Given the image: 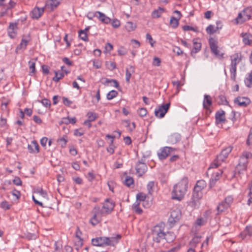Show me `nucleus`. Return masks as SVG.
Returning <instances> with one entry per match:
<instances>
[{
  "label": "nucleus",
  "instance_id": "1",
  "mask_svg": "<svg viewBox=\"0 0 252 252\" xmlns=\"http://www.w3.org/2000/svg\"><path fill=\"white\" fill-rule=\"evenodd\" d=\"M189 185V180L186 177L183 178L173 187L172 191V198L181 201L187 192Z\"/></svg>",
  "mask_w": 252,
  "mask_h": 252
},
{
  "label": "nucleus",
  "instance_id": "2",
  "mask_svg": "<svg viewBox=\"0 0 252 252\" xmlns=\"http://www.w3.org/2000/svg\"><path fill=\"white\" fill-rule=\"evenodd\" d=\"M115 203L111 199H106L100 210L96 212L95 207V222H98L101 221L100 217L104 216L110 214L114 209Z\"/></svg>",
  "mask_w": 252,
  "mask_h": 252
},
{
  "label": "nucleus",
  "instance_id": "3",
  "mask_svg": "<svg viewBox=\"0 0 252 252\" xmlns=\"http://www.w3.org/2000/svg\"><path fill=\"white\" fill-rule=\"evenodd\" d=\"M165 224L161 222L157 224L152 230V236L154 242L159 243L164 239L165 236Z\"/></svg>",
  "mask_w": 252,
  "mask_h": 252
},
{
  "label": "nucleus",
  "instance_id": "4",
  "mask_svg": "<svg viewBox=\"0 0 252 252\" xmlns=\"http://www.w3.org/2000/svg\"><path fill=\"white\" fill-rule=\"evenodd\" d=\"M233 147L232 146H228L226 148L223 149L221 153L217 156V158L211 164L209 169L212 168H217L221 163L225 160L228 157L229 154L232 151Z\"/></svg>",
  "mask_w": 252,
  "mask_h": 252
},
{
  "label": "nucleus",
  "instance_id": "5",
  "mask_svg": "<svg viewBox=\"0 0 252 252\" xmlns=\"http://www.w3.org/2000/svg\"><path fill=\"white\" fill-rule=\"evenodd\" d=\"M218 43L217 39L212 37H210L209 39V44L211 52L217 58L221 60L224 58V53L220 52L218 49Z\"/></svg>",
  "mask_w": 252,
  "mask_h": 252
},
{
  "label": "nucleus",
  "instance_id": "6",
  "mask_svg": "<svg viewBox=\"0 0 252 252\" xmlns=\"http://www.w3.org/2000/svg\"><path fill=\"white\" fill-rule=\"evenodd\" d=\"M248 161H246V158H240L239 163L236 166L234 171V177H237V175L240 176L244 173L247 168Z\"/></svg>",
  "mask_w": 252,
  "mask_h": 252
},
{
  "label": "nucleus",
  "instance_id": "7",
  "mask_svg": "<svg viewBox=\"0 0 252 252\" xmlns=\"http://www.w3.org/2000/svg\"><path fill=\"white\" fill-rule=\"evenodd\" d=\"M181 217V213L179 210L176 209L172 211L168 220V223L170 226L172 227L176 222L179 221Z\"/></svg>",
  "mask_w": 252,
  "mask_h": 252
},
{
  "label": "nucleus",
  "instance_id": "8",
  "mask_svg": "<svg viewBox=\"0 0 252 252\" xmlns=\"http://www.w3.org/2000/svg\"><path fill=\"white\" fill-rule=\"evenodd\" d=\"M170 106V103L162 104L159 106L158 109L155 110V116L158 118H162L164 117L165 114L168 112Z\"/></svg>",
  "mask_w": 252,
  "mask_h": 252
},
{
  "label": "nucleus",
  "instance_id": "9",
  "mask_svg": "<svg viewBox=\"0 0 252 252\" xmlns=\"http://www.w3.org/2000/svg\"><path fill=\"white\" fill-rule=\"evenodd\" d=\"M175 150V148L170 147H164L160 149V152L158 153V155L160 160H163L173 153Z\"/></svg>",
  "mask_w": 252,
  "mask_h": 252
},
{
  "label": "nucleus",
  "instance_id": "10",
  "mask_svg": "<svg viewBox=\"0 0 252 252\" xmlns=\"http://www.w3.org/2000/svg\"><path fill=\"white\" fill-rule=\"evenodd\" d=\"M212 103L213 101L212 97L209 94H204L203 100V107L206 111V113L208 114H210L212 113L210 107L212 105Z\"/></svg>",
  "mask_w": 252,
  "mask_h": 252
},
{
  "label": "nucleus",
  "instance_id": "11",
  "mask_svg": "<svg viewBox=\"0 0 252 252\" xmlns=\"http://www.w3.org/2000/svg\"><path fill=\"white\" fill-rule=\"evenodd\" d=\"M18 22L10 23L7 28L8 36L12 39L14 38L17 34L18 30Z\"/></svg>",
  "mask_w": 252,
  "mask_h": 252
},
{
  "label": "nucleus",
  "instance_id": "12",
  "mask_svg": "<svg viewBox=\"0 0 252 252\" xmlns=\"http://www.w3.org/2000/svg\"><path fill=\"white\" fill-rule=\"evenodd\" d=\"M234 102L239 106L245 107L251 103V100L247 97L238 96L234 99Z\"/></svg>",
  "mask_w": 252,
  "mask_h": 252
},
{
  "label": "nucleus",
  "instance_id": "13",
  "mask_svg": "<svg viewBox=\"0 0 252 252\" xmlns=\"http://www.w3.org/2000/svg\"><path fill=\"white\" fill-rule=\"evenodd\" d=\"M240 236L243 240H249L252 236V226L251 225L247 226L240 234Z\"/></svg>",
  "mask_w": 252,
  "mask_h": 252
},
{
  "label": "nucleus",
  "instance_id": "14",
  "mask_svg": "<svg viewBox=\"0 0 252 252\" xmlns=\"http://www.w3.org/2000/svg\"><path fill=\"white\" fill-rule=\"evenodd\" d=\"M241 54L240 53H236L231 56V64L230 67H237V65L241 61Z\"/></svg>",
  "mask_w": 252,
  "mask_h": 252
},
{
  "label": "nucleus",
  "instance_id": "15",
  "mask_svg": "<svg viewBox=\"0 0 252 252\" xmlns=\"http://www.w3.org/2000/svg\"><path fill=\"white\" fill-rule=\"evenodd\" d=\"M215 119L216 124L224 123L226 121L225 112L222 110L217 111L215 115Z\"/></svg>",
  "mask_w": 252,
  "mask_h": 252
},
{
  "label": "nucleus",
  "instance_id": "16",
  "mask_svg": "<svg viewBox=\"0 0 252 252\" xmlns=\"http://www.w3.org/2000/svg\"><path fill=\"white\" fill-rule=\"evenodd\" d=\"M199 40V38H195L192 40L193 47L191 51V56H193V54H196L201 50L202 44L201 42L198 41Z\"/></svg>",
  "mask_w": 252,
  "mask_h": 252
},
{
  "label": "nucleus",
  "instance_id": "17",
  "mask_svg": "<svg viewBox=\"0 0 252 252\" xmlns=\"http://www.w3.org/2000/svg\"><path fill=\"white\" fill-rule=\"evenodd\" d=\"M135 169L139 176H142L146 172L147 166L146 163H137Z\"/></svg>",
  "mask_w": 252,
  "mask_h": 252
},
{
  "label": "nucleus",
  "instance_id": "18",
  "mask_svg": "<svg viewBox=\"0 0 252 252\" xmlns=\"http://www.w3.org/2000/svg\"><path fill=\"white\" fill-rule=\"evenodd\" d=\"M28 149L31 153H38L39 152V146L35 140H33L28 145Z\"/></svg>",
  "mask_w": 252,
  "mask_h": 252
},
{
  "label": "nucleus",
  "instance_id": "19",
  "mask_svg": "<svg viewBox=\"0 0 252 252\" xmlns=\"http://www.w3.org/2000/svg\"><path fill=\"white\" fill-rule=\"evenodd\" d=\"M95 16L97 17L98 20L103 24L110 23L111 20L106 15L99 11H95Z\"/></svg>",
  "mask_w": 252,
  "mask_h": 252
},
{
  "label": "nucleus",
  "instance_id": "20",
  "mask_svg": "<svg viewBox=\"0 0 252 252\" xmlns=\"http://www.w3.org/2000/svg\"><path fill=\"white\" fill-rule=\"evenodd\" d=\"M181 139V135L178 133H174L170 135L167 139L169 143L174 144L179 142Z\"/></svg>",
  "mask_w": 252,
  "mask_h": 252
},
{
  "label": "nucleus",
  "instance_id": "21",
  "mask_svg": "<svg viewBox=\"0 0 252 252\" xmlns=\"http://www.w3.org/2000/svg\"><path fill=\"white\" fill-rule=\"evenodd\" d=\"M44 10V7L40 8L38 7L33 9L31 12V17L32 19H38L41 17Z\"/></svg>",
  "mask_w": 252,
  "mask_h": 252
},
{
  "label": "nucleus",
  "instance_id": "22",
  "mask_svg": "<svg viewBox=\"0 0 252 252\" xmlns=\"http://www.w3.org/2000/svg\"><path fill=\"white\" fill-rule=\"evenodd\" d=\"M108 237H99L95 238V246H107Z\"/></svg>",
  "mask_w": 252,
  "mask_h": 252
},
{
  "label": "nucleus",
  "instance_id": "23",
  "mask_svg": "<svg viewBox=\"0 0 252 252\" xmlns=\"http://www.w3.org/2000/svg\"><path fill=\"white\" fill-rule=\"evenodd\" d=\"M200 199L197 197L195 198L191 196V199L188 202V205L192 208H196L198 207L200 204Z\"/></svg>",
  "mask_w": 252,
  "mask_h": 252
},
{
  "label": "nucleus",
  "instance_id": "24",
  "mask_svg": "<svg viewBox=\"0 0 252 252\" xmlns=\"http://www.w3.org/2000/svg\"><path fill=\"white\" fill-rule=\"evenodd\" d=\"M121 238V236L120 234H117L114 237H108L107 246H114L119 242Z\"/></svg>",
  "mask_w": 252,
  "mask_h": 252
},
{
  "label": "nucleus",
  "instance_id": "25",
  "mask_svg": "<svg viewBox=\"0 0 252 252\" xmlns=\"http://www.w3.org/2000/svg\"><path fill=\"white\" fill-rule=\"evenodd\" d=\"M175 239L176 235L174 232L171 231H168L167 233L165 232L164 239H165L167 243H171L173 242Z\"/></svg>",
  "mask_w": 252,
  "mask_h": 252
},
{
  "label": "nucleus",
  "instance_id": "26",
  "mask_svg": "<svg viewBox=\"0 0 252 252\" xmlns=\"http://www.w3.org/2000/svg\"><path fill=\"white\" fill-rule=\"evenodd\" d=\"M61 1V0H50L49 3L48 2L46 3L45 7L50 8L51 10H53L58 6Z\"/></svg>",
  "mask_w": 252,
  "mask_h": 252
},
{
  "label": "nucleus",
  "instance_id": "27",
  "mask_svg": "<svg viewBox=\"0 0 252 252\" xmlns=\"http://www.w3.org/2000/svg\"><path fill=\"white\" fill-rule=\"evenodd\" d=\"M29 75L31 76L33 75L36 72L35 69V62L33 60H31L29 62Z\"/></svg>",
  "mask_w": 252,
  "mask_h": 252
},
{
  "label": "nucleus",
  "instance_id": "28",
  "mask_svg": "<svg viewBox=\"0 0 252 252\" xmlns=\"http://www.w3.org/2000/svg\"><path fill=\"white\" fill-rule=\"evenodd\" d=\"M206 187V182L204 180H200L197 182L194 188L202 191Z\"/></svg>",
  "mask_w": 252,
  "mask_h": 252
},
{
  "label": "nucleus",
  "instance_id": "29",
  "mask_svg": "<svg viewBox=\"0 0 252 252\" xmlns=\"http://www.w3.org/2000/svg\"><path fill=\"white\" fill-rule=\"evenodd\" d=\"M164 11V10L163 8L159 7L158 9L155 10L152 12V16L153 18H159Z\"/></svg>",
  "mask_w": 252,
  "mask_h": 252
},
{
  "label": "nucleus",
  "instance_id": "30",
  "mask_svg": "<svg viewBox=\"0 0 252 252\" xmlns=\"http://www.w3.org/2000/svg\"><path fill=\"white\" fill-rule=\"evenodd\" d=\"M229 207L224 201L221 202L217 206V210L219 213H221Z\"/></svg>",
  "mask_w": 252,
  "mask_h": 252
},
{
  "label": "nucleus",
  "instance_id": "31",
  "mask_svg": "<svg viewBox=\"0 0 252 252\" xmlns=\"http://www.w3.org/2000/svg\"><path fill=\"white\" fill-rule=\"evenodd\" d=\"M89 29V27L86 28L84 30H80L78 32L79 37L80 39L84 41H87L88 40L86 31H88Z\"/></svg>",
  "mask_w": 252,
  "mask_h": 252
},
{
  "label": "nucleus",
  "instance_id": "32",
  "mask_svg": "<svg viewBox=\"0 0 252 252\" xmlns=\"http://www.w3.org/2000/svg\"><path fill=\"white\" fill-rule=\"evenodd\" d=\"M30 41V37H29V39H25L23 38L21 40V42L20 44L17 47V49H25L27 46V44Z\"/></svg>",
  "mask_w": 252,
  "mask_h": 252
},
{
  "label": "nucleus",
  "instance_id": "33",
  "mask_svg": "<svg viewBox=\"0 0 252 252\" xmlns=\"http://www.w3.org/2000/svg\"><path fill=\"white\" fill-rule=\"evenodd\" d=\"M76 237L78 239V241L76 242L77 245L80 246H81L83 245V239L81 238V236L82 235V232L80 230L78 227L76 228V231L75 233Z\"/></svg>",
  "mask_w": 252,
  "mask_h": 252
},
{
  "label": "nucleus",
  "instance_id": "34",
  "mask_svg": "<svg viewBox=\"0 0 252 252\" xmlns=\"http://www.w3.org/2000/svg\"><path fill=\"white\" fill-rule=\"evenodd\" d=\"M105 83L108 85L110 84L111 86H114L117 88L120 87L118 82L115 79L107 78L105 80Z\"/></svg>",
  "mask_w": 252,
  "mask_h": 252
},
{
  "label": "nucleus",
  "instance_id": "35",
  "mask_svg": "<svg viewBox=\"0 0 252 252\" xmlns=\"http://www.w3.org/2000/svg\"><path fill=\"white\" fill-rule=\"evenodd\" d=\"M55 76L53 78V80L58 82L64 76V73L60 71H55Z\"/></svg>",
  "mask_w": 252,
  "mask_h": 252
},
{
  "label": "nucleus",
  "instance_id": "36",
  "mask_svg": "<svg viewBox=\"0 0 252 252\" xmlns=\"http://www.w3.org/2000/svg\"><path fill=\"white\" fill-rule=\"evenodd\" d=\"M179 20L180 19H178V18H175L174 16H172L170 20V24L171 26L173 28H177L179 25Z\"/></svg>",
  "mask_w": 252,
  "mask_h": 252
},
{
  "label": "nucleus",
  "instance_id": "37",
  "mask_svg": "<svg viewBox=\"0 0 252 252\" xmlns=\"http://www.w3.org/2000/svg\"><path fill=\"white\" fill-rule=\"evenodd\" d=\"M124 184L127 187H129L131 185H133L134 183L133 179L129 176H126L125 180L123 182Z\"/></svg>",
  "mask_w": 252,
  "mask_h": 252
},
{
  "label": "nucleus",
  "instance_id": "38",
  "mask_svg": "<svg viewBox=\"0 0 252 252\" xmlns=\"http://www.w3.org/2000/svg\"><path fill=\"white\" fill-rule=\"evenodd\" d=\"M219 101L218 104L219 105H228L229 102L227 100L226 97L223 95H220L219 96Z\"/></svg>",
  "mask_w": 252,
  "mask_h": 252
},
{
  "label": "nucleus",
  "instance_id": "39",
  "mask_svg": "<svg viewBox=\"0 0 252 252\" xmlns=\"http://www.w3.org/2000/svg\"><path fill=\"white\" fill-rule=\"evenodd\" d=\"M106 137L110 138L112 139L111 140V145L107 148V151L108 153H109L110 154H113L114 153V146L113 145L112 143L113 142L114 139L115 138V136H111L110 135H107Z\"/></svg>",
  "mask_w": 252,
  "mask_h": 252
},
{
  "label": "nucleus",
  "instance_id": "40",
  "mask_svg": "<svg viewBox=\"0 0 252 252\" xmlns=\"http://www.w3.org/2000/svg\"><path fill=\"white\" fill-rule=\"evenodd\" d=\"M218 30H219L216 29V27L212 25H209L206 29L207 33L210 35L216 32Z\"/></svg>",
  "mask_w": 252,
  "mask_h": 252
},
{
  "label": "nucleus",
  "instance_id": "41",
  "mask_svg": "<svg viewBox=\"0 0 252 252\" xmlns=\"http://www.w3.org/2000/svg\"><path fill=\"white\" fill-rule=\"evenodd\" d=\"M57 142L58 144L60 145L61 147H65L67 142L66 136H63V137L59 138Z\"/></svg>",
  "mask_w": 252,
  "mask_h": 252
},
{
  "label": "nucleus",
  "instance_id": "42",
  "mask_svg": "<svg viewBox=\"0 0 252 252\" xmlns=\"http://www.w3.org/2000/svg\"><path fill=\"white\" fill-rule=\"evenodd\" d=\"M139 202H135L132 205V209L137 214H141L142 213V210L139 207Z\"/></svg>",
  "mask_w": 252,
  "mask_h": 252
},
{
  "label": "nucleus",
  "instance_id": "43",
  "mask_svg": "<svg viewBox=\"0 0 252 252\" xmlns=\"http://www.w3.org/2000/svg\"><path fill=\"white\" fill-rule=\"evenodd\" d=\"M245 83L247 87H251L252 84V72L248 74V76L245 79Z\"/></svg>",
  "mask_w": 252,
  "mask_h": 252
},
{
  "label": "nucleus",
  "instance_id": "44",
  "mask_svg": "<svg viewBox=\"0 0 252 252\" xmlns=\"http://www.w3.org/2000/svg\"><path fill=\"white\" fill-rule=\"evenodd\" d=\"M136 27V25L131 22H127L126 25V28L128 32L134 31Z\"/></svg>",
  "mask_w": 252,
  "mask_h": 252
},
{
  "label": "nucleus",
  "instance_id": "45",
  "mask_svg": "<svg viewBox=\"0 0 252 252\" xmlns=\"http://www.w3.org/2000/svg\"><path fill=\"white\" fill-rule=\"evenodd\" d=\"M191 196L194 197L195 198L197 197L200 199L202 197V191L197 189H196L194 188Z\"/></svg>",
  "mask_w": 252,
  "mask_h": 252
},
{
  "label": "nucleus",
  "instance_id": "46",
  "mask_svg": "<svg viewBox=\"0 0 252 252\" xmlns=\"http://www.w3.org/2000/svg\"><path fill=\"white\" fill-rule=\"evenodd\" d=\"M237 67H230V78L233 81H236Z\"/></svg>",
  "mask_w": 252,
  "mask_h": 252
},
{
  "label": "nucleus",
  "instance_id": "47",
  "mask_svg": "<svg viewBox=\"0 0 252 252\" xmlns=\"http://www.w3.org/2000/svg\"><path fill=\"white\" fill-rule=\"evenodd\" d=\"M118 93L115 90H112L109 92L107 94V98L108 100H111L113 99L114 97L117 96Z\"/></svg>",
  "mask_w": 252,
  "mask_h": 252
},
{
  "label": "nucleus",
  "instance_id": "48",
  "mask_svg": "<svg viewBox=\"0 0 252 252\" xmlns=\"http://www.w3.org/2000/svg\"><path fill=\"white\" fill-rule=\"evenodd\" d=\"M155 186V182L154 181L149 182L147 185V189L149 194H152L153 192V188Z\"/></svg>",
  "mask_w": 252,
  "mask_h": 252
},
{
  "label": "nucleus",
  "instance_id": "49",
  "mask_svg": "<svg viewBox=\"0 0 252 252\" xmlns=\"http://www.w3.org/2000/svg\"><path fill=\"white\" fill-rule=\"evenodd\" d=\"M251 11V8L247 7L244 9L242 11L243 16L246 17L247 20H249L251 17V13H250Z\"/></svg>",
  "mask_w": 252,
  "mask_h": 252
},
{
  "label": "nucleus",
  "instance_id": "50",
  "mask_svg": "<svg viewBox=\"0 0 252 252\" xmlns=\"http://www.w3.org/2000/svg\"><path fill=\"white\" fill-rule=\"evenodd\" d=\"M201 237L194 236L190 242V244L192 247H195L196 245L200 242V239Z\"/></svg>",
  "mask_w": 252,
  "mask_h": 252
},
{
  "label": "nucleus",
  "instance_id": "51",
  "mask_svg": "<svg viewBox=\"0 0 252 252\" xmlns=\"http://www.w3.org/2000/svg\"><path fill=\"white\" fill-rule=\"evenodd\" d=\"M146 198V195L142 192H139L136 195V201H142L144 202Z\"/></svg>",
  "mask_w": 252,
  "mask_h": 252
},
{
  "label": "nucleus",
  "instance_id": "52",
  "mask_svg": "<svg viewBox=\"0 0 252 252\" xmlns=\"http://www.w3.org/2000/svg\"><path fill=\"white\" fill-rule=\"evenodd\" d=\"M107 67L110 70H113L116 67V64L114 62H106Z\"/></svg>",
  "mask_w": 252,
  "mask_h": 252
},
{
  "label": "nucleus",
  "instance_id": "53",
  "mask_svg": "<svg viewBox=\"0 0 252 252\" xmlns=\"http://www.w3.org/2000/svg\"><path fill=\"white\" fill-rule=\"evenodd\" d=\"M0 207L4 210H8L11 207V205L7 201H3L0 204Z\"/></svg>",
  "mask_w": 252,
  "mask_h": 252
},
{
  "label": "nucleus",
  "instance_id": "54",
  "mask_svg": "<svg viewBox=\"0 0 252 252\" xmlns=\"http://www.w3.org/2000/svg\"><path fill=\"white\" fill-rule=\"evenodd\" d=\"M243 15L242 14V13L240 12V13H239L238 16H237V17L236 18V23L237 24H239V23H244L245 21H246V19H242L243 18Z\"/></svg>",
  "mask_w": 252,
  "mask_h": 252
},
{
  "label": "nucleus",
  "instance_id": "55",
  "mask_svg": "<svg viewBox=\"0 0 252 252\" xmlns=\"http://www.w3.org/2000/svg\"><path fill=\"white\" fill-rule=\"evenodd\" d=\"M40 102L44 106L47 108L50 107L51 106V101L48 99L44 98L41 100Z\"/></svg>",
  "mask_w": 252,
  "mask_h": 252
},
{
  "label": "nucleus",
  "instance_id": "56",
  "mask_svg": "<svg viewBox=\"0 0 252 252\" xmlns=\"http://www.w3.org/2000/svg\"><path fill=\"white\" fill-rule=\"evenodd\" d=\"M207 222V220L204 218H198L197 219L196 224L199 226L204 225Z\"/></svg>",
  "mask_w": 252,
  "mask_h": 252
},
{
  "label": "nucleus",
  "instance_id": "57",
  "mask_svg": "<svg viewBox=\"0 0 252 252\" xmlns=\"http://www.w3.org/2000/svg\"><path fill=\"white\" fill-rule=\"evenodd\" d=\"M183 29L185 31H194L195 32H198L197 28H194L193 27H191V26H188V25H186V26H183Z\"/></svg>",
  "mask_w": 252,
  "mask_h": 252
},
{
  "label": "nucleus",
  "instance_id": "58",
  "mask_svg": "<svg viewBox=\"0 0 252 252\" xmlns=\"http://www.w3.org/2000/svg\"><path fill=\"white\" fill-rule=\"evenodd\" d=\"M138 113L140 117H143L146 115L147 111L145 108H141L138 110Z\"/></svg>",
  "mask_w": 252,
  "mask_h": 252
},
{
  "label": "nucleus",
  "instance_id": "59",
  "mask_svg": "<svg viewBox=\"0 0 252 252\" xmlns=\"http://www.w3.org/2000/svg\"><path fill=\"white\" fill-rule=\"evenodd\" d=\"M252 154L247 152H245L243 153L240 158H246V161H248V158L252 157Z\"/></svg>",
  "mask_w": 252,
  "mask_h": 252
},
{
  "label": "nucleus",
  "instance_id": "60",
  "mask_svg": "<svg viewBox=\"0 0 252 252\" xmlns=\"http://www.w3.org/2000/svg\"><path fill=\"white\" fill-rule=\"evenodd\" d=\"M233 198L232 196H228L225 198L224 201L230 207V204L233 202Z\"/></svg>",
  "mask_w": 252,
  "mask_h": 252
},
{
  "label": "nucleus",
  "instance_id": "61",
  "mask_svg": "<svg viewBox=\"0 0 252 252\" xmlns=\"http://www.w3.org/2000/svg\"><path fill=\"white\" fill-rule=\"evenodd\" d=\"M146 39L149 40V42L151 45L152 47L154 46V44L155 43V41H154L152 37V36L149 33L146 34Z\"/></svg>",
  "mask_w": 252,
  "mask_h": 252
},
{
  "label": "nucleus",
  "instance_id": "62",
  "mask_svg": "<svg viewBox=\"0 0 252 252\" xmlns=\"http://www.w3.org/2000/svg\"><path fill=\"white\" fill-rule=\"evenodd\" d=\"M112 26L115 28H117L120 26V22L119 20L115 19L111 22Z\"/></svg>",
  "mask_w": 252,
  "mask_h": 252
},
{
  "label": "nucleus",
  "instance_id": "63",
  "mask_svg": "<svg viewBox=\"0 0 252 252\" xmlns=\"http://www.w3.org/2000/svg\"><path fill=\"white\" fill-rule=\"evenodd\" d=\"M131 76V72L127 68L126 70V80L127 83L129 82L130 78Z\"/></svg>",
  "mask_w": 252,
  "mask_h": 252
},
{
  "label": "nucleus",
  "instance_id": "64",
  "mask_svg": "<svg viewBox=\"0 0 252 252\" xmlns=\"http://www.w3.org/2000/svg\"><path fill=\"white\" fill-rule=\"evenodd\" d=\"M247 144L249 146H252V132L250 133L248 135Z\"/></svg>",
  "mask_w": 252,
  "mask_h": 252
}]
</instances>
